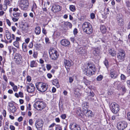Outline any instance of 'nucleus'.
<instances>
[{
    "label": "nucleus",
    "mask_w": 130,
    "mask_h": 130,
    "mask_svg": "<svg viewBox=\"0 0 130 130\" xmlns=\"http://www.w3.org/2000/svg\"><path fill=\"white\" fill-rule=\"evenodd\" d=\"M96 69L94 64L91 62L88 63L86 68L83 71L84 73L87 76H90L94 74Z\"/></svg>",
    "instance_id": "f257e3e1"
},
{
    "label": "nucleus",
    "mask_w": 130,
    "mask_h": 130,
    "mask_svg": "<svg viewBox=\"0 0 130 130\" xmlns=\"http://www.w3.org/2000/svg\"><path fill=\"white\" fill-rule=\"evenodd\" d=\"M83 31L87 34L90 35L93 32V28L91 24L88 22H85L82 25Z\"/></svg>",
    "instance_id": "f03ea898"
},
{
    "label": "nucleus",
    "mask_w": 130,
    "mask_h": 130,
    "mask_svg": "<svg viewBox=\"0 0 130 130\" xmlns=\"http://www.w3.org/2000/svg\"><path fill=\"white\" fill-rule=\"evenodd\" d=\"M46 106V104L42 100L36 101L34 104V107L37 110H41Z\"/></svg>",
    "instance_id": "7ed1b4c3"
},
{
    "label": "nucleus",
    "mask_w": 130,
    "mask_h": 130,
    "mask_svg": "<svg viewBox=\"0 0 130 130\" xmlns=\"http://www.w3.org/2000/svg\"><path fill=\"white\" fill-rule=\"evenodd\" d=\"M36 86L39 91L43 92L46 91L48 87L47 84L44 83L39 82L36 84Z\"/></svg>",
    "instance_id": "20e7f679"
},
{
    "label": "nucleus",
    "mask_w": 130,
    "mask_h": 130,
    "mask_svg": "<svg viewBox=\"0 0 130 130\" xmlns=\"http://www.w3.org/2000/svg\"><path fill=\"white\" fill-rule=\"evenodd\" d=\"M51 58L53 60H55L58 57L59 54L57 51L54 48H51L49 50Z\"/></svg>",
    "instance_id": "39448f33"
},
{
    "label": "nucleus",
    "mask_w": 130,
    "mask_h": 130,
    "mask_svg": "<svg viewBox=\"0 0 130 130\" xmlns=\"http://www.w3.org/2000/svg\"><path fill=\"white\" fill-rule=\"evenodd\" d=\"M109 107L112 112L114 113H117L119 109V105L115 102L111 103Z\"/></svg>",
    "instance_id": "423d86ee"
},
{
    "label": "nucleus",
    "mask_w": 130,
    "mask_h": 130,
    "mask_svg": "<svg viewBox=\"0 0 130 130\" xmlns=\"http://www.w3.org/2000/svg\"><path fill=\"white\" fill-rule=\"evenodd\" d=\"M76 51L78 54L82 56H85L87 54V51L84 47H78L76 49Z\"/></svg>",
    "instance_id": "0eeeda50"
},
{
    "label": "nucleus",
    "mask_w": 130,
    "mask_h": 130,
    "mask_svg": "<svg viewBox=\"0 0 130 130\" xmlns=\"http://www.w3.org/2000/svg\"><path fill=\"white\" fill-rule=\"evenodd\" d=\"M43 124V121L41 119H38L36 121L35 125L37 129L42 130Z\"/></svg>",
    "instance_id": "6e6552de"
},
{
    "label": "nucleus",
    "mask_w": 130,
    "mask_h": 130,
    "mask_svg": "<svg viewBox=\"0 0 130 130\" xmlns=\"http://www.w3.org/2000/svg\"><path fill=\"white\" fill-rule=\"evenodd\" d=\"M126 56L125 52L122 49L118 50V52L117 54V57L118 59L123 60Z\"/></svg>",
    "instance_id": "1a4fd4ad"
},
{
    "label": "nucleus",
    "mask_w": 130,
    "mask_h": 130,
    "mask_svg": "<svg viewBox=\"0 0 130 130\" xmlns=\"http://www.w3.org/2000/svg\"><path fill=\"white\" fill-rule=\"evenodd\" d=\"M14 61L17 64H20L22 62V57L19 53L16 54L14 57Z\"/></svg>",
    "instance_id": "9d476101"
},
{
    "label": "nucleus",
    "mask_w": 130,
    "mask_h": 130,
    "mask_svg": "<svg viewBox=\"0 0 130 130\" xmlns=\"http://www.w3.org/2000/svg\"><path fill=\"white\" fill-rule=\"evenodd\" d=\"M127 126V122L124 121L121 122L117 124V127L119 130H123Z\"/></svg>",
    "instance_id": "9b49d317"
},
{
    "label": "nucleus",
    "mask_w": 130,
    "mask_h": 130,
    "mask_svg": "<svg viewBox=\"0 0 130 130\" xmlns=\"http://www.w3.org/2000/svg\"><path fill=\"white\" fill-rule=\"evenodd\" d=\"M27 91L29 93H31L35 90V87L33 84L31 83L27 84L26 85Z\"/></svg>",
    "instance_id": "f8f14e48"
},
{
    "label": "nucleus",
    "mask_w": 130,
    "mask_h": 130,
    "mask_svg": "<svg viewBox=\"0 0 130 130\" xmlns=\"http://www.w3.org/2000/svg\"><path fill=\"white\" fill-rule=\"evenodd\" d=\"M69 128L71 130H80V126L75 123H72L69 125Z\"/></svg>",
    "instance_id": "ddd939ff"
},
{
    "label": "nucleus",
    "mask_w": 130,
    "mask_h": 130,
    "mask_svg": "<svg viewBox=\"0 0 130 130\" xmlns=\"http://www.w3.org/2000/svg\"><path fill=\"white\" fill-rule=\"evenodd\" d=\"M120 74L118 70H113L111 71L110 75L112 78L115 79L117 78Z\"/></svg>",
    "instance_id": "4468645a"
},
{
    "label": "nucleus",
    "mask_w": 130,
    "mask_h": 130,
    "mask_svg": "<svg viewBox=\"0 0 130 130\" xmlns=\"http://www.w3.org/2000/svg\"><path fill=\"white\" fill-rule=\"evenodd\" d=\"M61 7L58 5H55L53 6L51 10L54 12H56L60 11Z\"/></svg>",
    "instance_id": "2eb2a0df"
},
{
    "label": "nucleus",
    "mask_w": 130,
    "mask_h": 130,
    "mask_svg": "<svg viewBox=\"0 0 130 130\" xmlns=\"http://www.w3.org/2000/svg\"><path fill=\"white\" fill-rule=\"evenodd\" d=\"M64 62L66 68L69 69L70 67L72 66L73 64L72 61H70L66 59H64Z\"/></svg>",
    "instance_id": "dca6fc26"
},
{
    "label": "nucleus",
    "mask_w": 130,
    "mask_h": 130,
    "mask_svg": "<svg viewBox=\"0 0 130 130\" xmlns=\"http://www.w3.org/2000/svg\"><path fill=\"white\" fill-rule=\"evenodd\" d=\"M9 111L12 113L14 112L16 110V108L14 106L13 104L10 102L9 103Z\"/></svg>",
    "instance_id": "f3484780"
},
{
    "label": "nucleus",
    "mask_w": 130,
    "mask_h": 130,
    "mask_svg": "<svg viewBox=\"0 0 130 130\" xmlns=\"http://www.w3.org/2000/svg\"><path fill=\"white\" fill-rule=\"evenodd\" d=\"M60 43L61 45L65 47H68L70 45V42L68 40L63 39L62 40Z\"/></svg>",
    "instance_id": "a211bd4d"
},
{
    "label": "nucleus",
    "mask_w": 130,
    "mask_h": 130,
    "mask_svg": "<svg viewBox=\"0 0 130 130\" xmlns=\"http://www.w3.org/2000/svg\"><path fill=\"white\" fill-rule=\"evenodd\" d=\"M16 38V40L13 42V44L15 47L18 48H19L20 46L19 41L20 40V38L17 37Z\"/></svg>",
    "instance_id": "6ab92c4d"
},
{
    "label": "nucleus",
    "mask_w": 130,
    "mask_h": 130,
    "mask_svg": "<svg viewBox=\"0 0 130 130\" xmlns=\"http://www.w3.org/2000/svg\"><path fill=\"white\" fill-rule=\"evenodd\" d=\"M83 112L85 115L88 117H91L93 116L92 112L90 110L85 109V110H83Z\"/></svg>",
    "instance_id": "aec40b11"
},
{
    "label": "nucleus",
    "mask_w": 130,
    "mask_h": 130,
    "mask_svg": "<svg viewBox=\"0 0 130 130\" xmlns=\"http://www.w3.org/2000/svg\"><path fill=\"white\" fill-rule=\"evenodd\" d=\"M92 50L93 54L96 56L98 55L100 52V48L98 47L94 48Z\"/></svg>",
    "instance_id": "412c9836"
},
{
    "label": "nucleus",
    "mask_w": 130,
    "mask_h": 130,
    "mask_svg": "<svg viewBox=\"0 0 130 130\" xmlns=\"http://www.w3.org/2000/svg\"><path fill=\"white\" fill-rule=\"evenodd\" d=\"M109 54L112 56L114 57L116 55V52L113 48H111L108 50Z\"/></svg>",
    "instance_id": "4be33fe9"
},
{
    "label": "nucleus",
    "mask_w": 130,
    "mask_h": 130,
    "mask_svg": "<svg viewBox=\"0 0 130 130\" xmlns=\"http://www.w3.org/2000/svg\"><path fill=\"white\" fill-rule=\"evenodd\" d=\"M52 84L53 85L55 86L57 88H58L60 87L58 80L57 79H56L53 80Z\"/></svg>",
    "instance_id": "5701e85b"
},
{
    "label": "nucleus",
    "mask_w": 130,
    "mask_h": 130,
    "mask_svg": "<svg viewBox=\"0 0 130 130\" xmlns=\"http://www.w3.org/2000/svg\"><path fill=\"white\" fill-rule=\"evenodd\" d=\"M29 5V2L28 0H20L19 5Z\"/></svg>",
    "instance_id": "b1692460"
},
{
    "label": "nucleus",
    "mask_w": 130,
    "mask_h": 130,
    "mask_svg": "<svg viewBox=\"0 0 130 130\" xmlns=\"http://www.w3.org/2000/svg\"><path fill=\"white\" fill-rule=\"evenodd\" d=\"M19 6L22 10H25L28 9L29 5H19Z\"/></svg>",
    "instance_id": "393cba45"
},
{
    "label": "nucleus",
    "mask_w": 130,
    "mask_h": 130,
    "mask_svg": "<svg viewBox=\"0 0 130 130\" xmlns=\"http://www.w3.org/2000/svg\"><path fill=\"white\" fill-rule=\"evenodd\" d=\"M117 20L119 24L120 25H121L123 24V20L121 17L119 16H117Z\"/></svg>",
    "instance_id": "a878e982"
},
{
    "label": "nucleus",
    "mask_w": 130,
    "mask_h": 130,
    "mask_svg": "<svg viewBox=\"0 0 130 130\" xmlns=\"http://www.w3.org/2000/svg\"><path fill=\"white\" fill-rule=\"evenodd\" d=\"M37 65V64L35 61L32 60L30 62V66L31 68L36 67Z\"/></svg>",
    "instance_id": "bb28decb"
},
{
    "label": "nucleus",
    "mask_w": 130,
    "mask_h": 130,
    "mask_svg": "<svg viewBox=\"0 0 130 130\" xmlns=\"http://www.w3.org/2000/svg\"><path fill=\"white\" fill-rule=\"evenodd\" d=\"M35 34L36 35H39L40 34L41 32V28L39 26L36 27L35 29Z\"/></svg>",
    "instance_id": "cd10ccee"
},
{
    "label": "nucleus",
    "mask_w": 130,
    "mask_h": 130,
    "mask_svg": "<svg viewBox=\"0 0 130 130\" xmlns=\"http://www.w3.org/2000/svg\"><path fill=\"white\" fill-rule=\"evenodd\" d=\"M100 30L102 33H105L106 32V29L105 27L103 25H101L100 27Z\"/></svg>",
    "instance_id": "c85d7f7f"
},
{
    "label": "nucleus",
    "mask_w": 130,
    "mask_h": 130,
    "mask_svg": "<svg viewBox=\"0 0 130 130\" xmlns=\"http://www.w3.org/2000/svg\"><path fill=\"white\" fill-rule=\"evenodd\" d=\"M11 34L9 32V31L7 30L6 32V35L7 39L10 40L11 38Z\"/></svg>",
    "instance_id": "c756f323"
},
{
    "label": "nucleus",
    "mask_w": 130,
    "mask_h": 130,
    "mask_svg": "<svg viewBox=\"0 0 130 130\" xmlns=\"http://www.w3.org/2000/svg\"><path fill=\"white\" fill-rule=\"evenodd\" d=\"M89 104L87 102H85L83 104V105L84 106L83 109V110H85V109L87 110L88 108Z\"/></svg>",
    "instance_id": "7c9ffc66"
},
{
    "label": "nucleus",
    "mask_w": 130,
    "mask_h": 130,
    "mask_svg": "<svg viewBox=\"0 0 130 130\" xmlns=\"http://www.w3.org/2000/svg\"><path fill=\"white\" fill-rule=\"evenodd\" d=\"M79 90L78 89H76L74 90V93L76 95V96L79 98L80 96V94L79 93Z\"/></svg>",
    "instance_id": "2f4dec72"
},
{
    "label": "nucleus",
    "mask_w": 130,
    "mask_h": 130,
    "mask_svg": "<svg viewBox=\"0 0 130 130\" xmlns=\"http://www.w3.org/2000/svg\"><path fill=\"white\" fill-rule=\"evenodd\" d=\"M22 46L23 51L25 52H26L27 51V44L25 42L23 43L22 44Z\"/></svg>",
    "instance_id": "473e14b6"
},
{
    "label": "nucleus",
    "mask_w": 130,
    "mask_h": 130,
    "mask_svg": "<svg viewBox=\"0 0 130 130\" xmlns=\"http://www.w3.org/2000/svg\"><path fill=\"white\" fill-rule=\"evenodd\" d=\"M121 83L119 81H116L114 83V85L115 86L117 87L119 89L120 87L121 86Z\"/></svg>",
    "instance_id": "72a5a7b5"
},
{
    "label": "nucleus",
    "mask_w": 130,
    "mask_h": 130,
    "mask_svg": "<svg viewBox=\"0 0 130 130\" xmlns=\"http://www.w3.org/2000/svg\"><path fill=\"white\" fill-rule=\"evenodd\" d=\"M64 24L67 27L70 28H71L72 26V25L71 23L68 22H65L64 23Z\"/></svg>",
    "instance_id": "f704fd0d"
},
{
    "label": "nucleus",
    "mask_w": 130,
    "mask_h": 130,
    "mask_svg": "<svg viewBox=\"0 0 130 130\" xmlns=\"http://www.w3.org/2000/svg\"><path fill=\"white\" fill-rule=\"evenodd\" d=\"M69 8L70 10L72 12H74L76 10L75 7L74 5H70V6Z\"/></svg>",
    "instance_id": "c9c22d12"
},
{
    "label": "nucleus",
    "mask_w": 130,
    "mask_h": 130,
    "mask_svg": "<svg viewBox=\"0 0 130 130\" xmlns=\"http://www.w3.org/2000/svg\"><path fill=\"white\" fill-rule=\"evenodd\" d=\"M20 12H14L13 13L14 17L16 18H18L20 15Z\"/></svg>",
    "instance_id": "e433bc0d"
},
{
    "label": "nucleus",
    "mask_w": 130,
    "mask_h": 130,
    "mask_svg": "<svg viewBox=\"0 0 130 130\" xmlns=\"http://www.w3.org/2000/svg\"><path fill=\"white\" fill-rule=\"evenodd\" d=\"M62 127L60 125H57L55 126V130H62Z\"/></svg>",
    "instance_id": "4c0bfd02"
},
{
    "label": "nucleus",
    "mask_w": 130,
    "mask_h": 130,
    "mask_svg": "<svg viewBox=\"0 0 130 130\" xmlns=\"http://www.w3.org/2000/svg\"><path fill=\"white\" fill-rule=\"evenodd\" d=\"M103 77L102 75H100L97 77L96 80L98 81H100L102 79Z\"/></svg>",
    "instance_id": "58836bf2"
},
{
    "label": "nucleus",
    "mask_w": 130,
    "mask_h": 130,
    "mask_svg": "<svg viewBox=\"0 0 130 130\" xmlns=\"http://www.w3.org/2000/svg\"><path fill=\"white\" fill-rule=\"evenodd\" d=\"M35 47L37 48H41V44H36L34 45Z\"/></svg>",
    "instance_id": "ea45409f"
},
{
    "label": "nucleus",
    "mask_w": 130,
    "mask_h": 130,
    "mask_svg": "<svg viewBox=\"0 0 130 130\" xmlns=\"http://www.w3.org/2000/svg\"><path fill=\"white\" fill-rule=\"evenodd\" d=\"M121 79V80H124L126 79L125 76L123 74H121L120 76Z\"/></svg>",
    "instance_id": "a19ab883"
},
{
    "label": "nucleus",
    "mask_w": 130,
    "mask_h": 130,
    "mask_svg": "<svg viewBox=\"0 0 130 130\" xmlns=\"http://www.w3.org/2000/svg\"><path fill=\"white\" fill-rule=\"evenodd\" d=\"M88 95L89 96L93 97L94 96V94L93 92L90 91L88 93Z\"/></svg>",
    "instance_id": "79ce46f5"
},
{
    "label": "nucleus",
    "mask_w": 130,
    "mask_h": 130,
    "mask_svg": "<svg viewBox=\"0 0 130 130\" xmlns=\"http://www.w3.org/2000/svg\"><path fill=\"white\" fill-rule=\"evenodd\" d=\"M105 12V14H108L110 12L108 8H105L104 9Z\"/></svg>",
    "instance_id": "37998d69"
},
{
    "label": "nucleus",
    "mask_w": 130,
    "mask_h": 130,
    "mask_svg": "<svg viewBox=\"0 0 130 130\" xmlns=\"http://www.w3.org/2000/svg\"><path fill=\"white\" fill-rule=\"evenodd\" d=\"M120 87L123 92H125L126 90V89L125 86H121Z\"/></svg>",
    "instance_id": "c03bdc74"
},
{
    "label": "nucleus",
    "mask_w": 130,
    "mask_h": 130,
    "mask_svg": "<svg viewBox=\"0 0 130 130\" xmlns=\"http://www.w3.org/2000/svg\"><path fill=\"white\" fill-rule=\"evenodd\" d=\"M104 63L106 67L107 68L108 65V61L106 60H105L104 61Z\"/></svg>",
    "instance_id": "a18cd8bd"
},
{
    "label": "nucleus",
    "mask_w": 130,
    "mask_h": 130,
    "mask_svg": "<svg viewBox=\"0 0 130 130\" xmlns=\"http://www.w3.org/2000/svg\"><path fill=\"white\" fill-rule=\"evenodd\" d=\"M90 16L91 19H93L95 17V14L93 13H91L90 14Z\"/></svg>",
    "instance_id": "49530a36"
},
{
    "label": "nucleus",
    "mask_w": 130,
    "mask_h": 130,
    "mask_svg": "<svg viewBox=\"0 0 130 130\" xmlns=\"http://www.w3.org/2000/svg\"><path fill=\"white\" fill-rule=\"evenodd\" d=\"M12 21L14 22L17 21L18 20L19 18L15 17H12Z\"/></svg>",
    "instance_id": "de8ad7c7"
},
{
    "label": "nucleus",
    "mask_w": 130,
    "mask_h": 130,
    "mask_svg": "<svg viewBox=\"0 0 130 130\" xmlns=\"http://www.w3.org/2000/svg\"><path fill=\"white\" fill-rule=\"evenodd\" d=\"M70 40L73 43H74L76 41L75 37H72L70 38Z\"/></svg>",
    "instance_id": "09e8293b"
},
{
    "label": "nucleus",
    "mask_w": 130,
    "mask_h": 130,
    "mask_svg": "<svg viewBox=\"0 0 130 130\" xmlns=\"http://www.w3.org/2000/svg\"><path fill=\"white\" fill-rule=\"evenodd\" d=\"M84 83L87 86L90 84V82L87 80H85L84 81Z\"/></svg>",
    "instance_id": "8fccbe9b"
},
{
    "label": "nucleus",
    "mask_w": 130,
    "mask_h": 130,
    "mask_svg": "<svg viewBox=\"0 0 130 130\" xmlns=\"http://www.w3.org/2000/svg\"><path fill=\"white\" fill-rule=\"evenodd\" d=\"M7 82H6L4 83L3 84V89H4V90H5L6 88V87L7 85Z\"/></svg>",
    "instance_id": "3c124183"
},
{
    "label": "nucleus",
    "mask_w": 130,
    "mask_h": 130,
    "mask_svg": "<svg viewBox=\"0 0 130 130\" xmlns=\"http://www.w3.org/2000/svg\"><path fill=\"white\" fill-rule=\"evenodd\" d=\"M26 79L28 82H30L31 80V77L30 76L28 75L26 77Z\"/></svg>",
    "instance_id": "603ef678"
},
{
    "label": "nucleus",
    "mask_w": 130,
    "mask_h": 130,
    "mask_svg": "<svg viewBox=\"0 0 130 130\" xmlns=\"http://www.w3.org/2000/svg\"><path fill=\"white\" fill-rule=\"evenodd\" d=\"M127 73L130 75V63L127 67Z\"/></svg>",
    "instance_id": "864d4df0"
},
{
    "label": "nucleus",
    "mask_w": 130,
    "mask_h": 130,
    "mask_svg": "<svg viewBox=\"0 0 130 130\" xmlns=\"http://www.w3.org/2000/svg\"><path fill=\"white\" fill-rule=\"evenodd\" d=\"M46 68L48 71H49L51 69L52 66L50 64H48L46 65Z\"/></svg>",
    "instance_id": "5fc2aeb1"
},
{
    "label": "nucleus",
    "mask_w": 130,
    "mask_h": 130,
    "mask_svg": "<svg viewBox=\"0 0 130 130\" xmlns=\"http://www.w3.org/2000/svg\"><path fill=\"white\" fill-rule=\"evenodd\" d=\"M6 22L8 25L9 26L11 25V23L9 20L8 19H6Z\"/></svg>",
    "instance_id": "6e6d98bb"
},
{
    "label": "nucleus",
    "mask_w": 130,
    "mask_h": 130,
    "mask_svg": "<svg viewBox=\"0 0 130 130\" xmlns=\"http://www.w3.org/2000/svg\"><path fill=\"white\" fill-rule=\"evenodd\" d=\"M7 5L6 4H4L3 5V10H4V11H5L7 8Z\"/></svg>",
    "instance_id": "4d7b16f0"
},
{
    "label": "nucleus",
    "mask_w": 130,
    "mask_h": 130,
    "mask_svg": "<svg viewBox=\"0 0 130 130\" xmlns=\"http://www.w3.org/2000/svg\"><path fill=\"white\" fill-rule=\"evenodd\" d=\"M13 87V91H17L18 90V88L17 86L15 85Z\"/></svg>",
    "instance_id": "13d9d810"
},
{
    "label": "nucleus",
    "mask_w": 130,
    "mask_h": 130,
    "mask_svg": "<svg viewBox=\"0 0 130 130\" xmlns=\"http://www.w3.org/2000/svg\"><path fill=\"white\" fill-rule=\"evenodd\" d=\"M29 124L31 125H32L33 124V122L32 119H30L29 120Z\"/></svg>",
    "instance_id": "bf43d9fd"
},
{
    "label": "nucleus",
    "mask_w": 130,
    "mask_h": 130,
    "mask_svg": "<svg viewBox=\"0 0 130 130\" xmlns=\"http://www.w3.org/2000/svg\"><path fill=\"white\" fill-rule=\"evenodd\" d=\"M3 77L4 79L6 81V82H7L8 79L6 75H4L3 76Z\"/></svg>",
    "instance_id": "052dcab7"
},
{
    "label": "nucleus",
    "mask_w": 130,
    "mask_h": 130,
    "mask_svg": "<svg viewBox=\"0 0 130 130\" xmlns=\"http://www.w3.org/2000/svg\"><path fill=\"white\" fill-rule=\"evenodd\" d=\"M11 40H10V42H11L12 40H14L15 39V36L13 34H12L11 35Z\"/></svg>",
    "instance_id": "680f3d73"
},
{
    "label": "nucleus",
    "mask_w": 130,
    "mask_h": 130,
    "mask_svg": "<svg viewBox=\"0 0 130 130\" xmlns=\"http://www.w3.org/2000/svg\"><path fill=\"white\" fill-rule=\"evenodd\" d=\"M60 117L62 119H64L66 118V116L65 114H62L60 116Z\"/></svg>",
    "instance_id": "e2e57ef3"
},
{
    "label": "nucleus",
    "mask_w": 130,
    "mask_h": 130,
    "mask_svg": "<svg viewBox=\"0 0 130 130\" xmlns=\"http://www.w3.org/2000/svg\"><path fill=\"white\" fill-rule=\"evenodd\" d=\"M73 34L74 35H76L78 32L77 30V28H75L73 31Z\"/></svg>",
    "instance_id": "0e129e2a"
},
{
    "label": "nucleus",
    "mask_w": 130,
    "mask_h": 130,
    "mask_svg": "<svg viewBox=\"0 0 130 130\" xmlns=\"http://www.w3.org/2000/svg\"><path fill=\"white\" fill-rule=\"evenodd\" d=\"M2 114L4 117H5L6 116V110H4L2 112Z\"/></svg>",
    "instance_id": "69168bd1"
},
{
    "label": "nucleus",
    "mask_w": 130,
    "mask_h": 130,
    "mask_svg": "<svg viewBox=\"0 0 130 130\" xmlns=\"http://www.w3.org/2000/svg\"><path fill=\"white\" fill-rule=\"evenodd\" d=\"M127 115L128 119L130 121V112H128Z\"/></svg>",
    "instance_id": "338daca9"
},
{
    "label": "nucleus",
    "mask_w": 130,
    "mask_h": 130,
    "mask_svg": "<svg viewBox=\"0 0 130 130\" xmlns=\"http://www.w3.org/2000/svg\"><path fill=\"white\" fill-rule=\"evenodd\" d=\"M10 128L11 130H15V127L13 125H10Z\"/></svg>",
    "instance_id": "774afa93"
}]
</instances>
